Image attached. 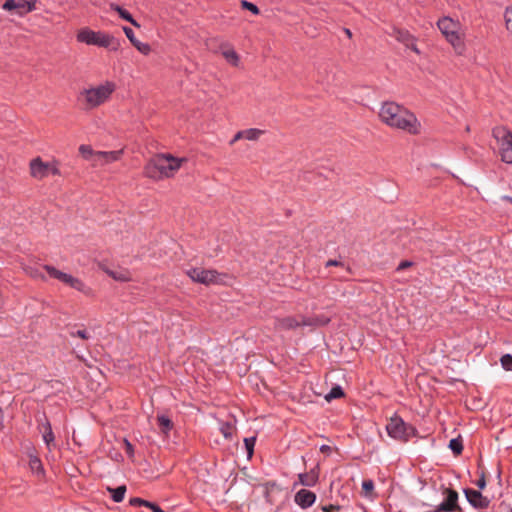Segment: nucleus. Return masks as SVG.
<instances>
[{
	"label": "nucleus",
	"instance_id": "nucleus-1",
	"mask_svg": "<svg viewBox=\"0 0 512 512\" xmlns=\"http://www.w3.org/2000/svg\"><path fill=\"white\" fill-rule=\"evenodd\" d=\"M383 123L391 128L405 131L409 134H418L421 124L416 116L407 108L393 101L384 102L379 111Z\"/></svg>",
	"mask_w": 512,
	"mask_h": 512
},
{
	"label": "nucleus",
	"instance_id": "nucleus-2",
	"mask_svg": "<svg viewBox=\"0 0 512 512\" xmlns=\"http://www.w3.org/2000/svg\"><path fill=\"white\" fill-rule=\"evenodd\" d=\"M184 161V158H175L170 154H158L145 165L144 174L154 180L169 178L180 169Z\"/></svg>",
	"mask_w": 512,
	"mask_h": 512
},
{
	"label": "nucleus",
	"instance_id": "nucleus-3",
	"mask_svg": "<svg viewBox=\"0 0 512 512\" xmlns=\"http://www.w3.org/2000/svg\"><path fill=\"white\" fill-rule=\"evenodd\" d=\"M438 28L452 46L456 55L463 56L467 47L465 44V31L458 21L450 17H443L437 22Z\"/></svg>",
	"mask_w": 512,
	"mask_h": 512
},
{
	"label": "nucleus",
	"instance_id": "nucleus-4",
	"mask_svg": "<svg viewBox=\"0 0 512 512\" xmlns=\"http://www.w3.org/2000/svg\"><path fill=\"white\" fill-rule=\"evenodd\" d=\"M116 90V84L112 81L83 89L79 94V101L85 109H94L106 103Z\"/></svg>",
	"mask_w": 512,
	"mask_h": 512
},
{
	"label": "nucleus",
	"instance_id": "nucleus-5",
	"mask_svg": "<svg viewBox=\"0 0 512 512\" xmlns=\"http://www.w3.org/2000/svg\"><path fill=\"white\" fill-rule=\"evenodd\" d=\"M76 38L80 43L106 48L110 51H117L120 48V41L113 35L102 31H94L87 27L80 29Z\"/></svg>",
	"mask_w": 512,
	"mask_h": 512
},
{
	"label": "nucleus",
	"instance_id": "nucleus-6",
	"mask_svg": "<svg viewBox=\"0 0 512 512\" xmlns=\"http://www.w3.org/2000/svg\"><path fill=\"white\" fill-rule=\"evenodd\" d=\"M386 431L389 437L401 442H408L412 437L417 435L416 428L406 423L398 415H394L390 418L386 425Z\"/></svg>",
	"mask_w": 512,
	"mask_h": 512
},
{
	"label": "nucleus",
	"instance_id": "nucleus-7",
	"mask_svg": "<svg viewBox=\"0 0 512 512\" xmlns=\"http://www.w3.org/2000/svg\"><path fill=\"white\" fill-rule=\"evenodd\" d=\"M30 174L38 180L50 175H60L59 163L56 160L44 162L40 157H36L30 162Z\"/></svg>",
	"mask_w": 512,
	"mask_h": 512
},
{
	"label": "nucleus",
	"instance_id": "nucleus-8",
	"mask_svg": "<svg viewBox=\"0 0 512 512\" xmlns=\"http://www.w3.org/2000/svg\"><path fill=\"white\" fill-rule=\"evenodd\" d=\"M493 135L499 143L500 155L504 162L512 163V133L505 127H496Z\"/></svg>",
	"mask_w": 512,
	"mask_h": 512
},
{
	"label": "nucleus",
	"instance_id": "nucleus-9",
	"mask_svg": "<svg viewBox=\"0 0 512 512\" xmlns=\"http://www.w3.org/2000/svg\"><path fill=\"white\" fill-rule=\"evenodd\" d=\"M186 273L193 282L204 285L220 283V274L215 270H207L197 267L187 270Z\"/></svg>",
	"mask_w": 512,
	"mask_h": 512
},
{
	"label": "nucleus",
	"instance_id": "nucleus-10",
	"mask_svg": "<svg viewBox=\"0 0 512 512\" xmlns=\"http://www.w3.org/2000/svg\"><path fill=\"white\" fill-rule=\"evenodd\" d=\"M37 0H6L2 8L9 12H14L19 16H24L36 10Z\"/></svg>",
	"mask_w": 512,
	"mask_h": 512
},
{
	"label": "nucleus",
	"instance_id": "nucleus-11",
	"mask_svg": "<svg viewBox=\"0 0 512 512\" xmlns=\"http://www.w3.org/2000/svg\"><path fill=\"white\" fill-rule=\"evenodd\" d=\"M444 493L446 494L445 500L440 503L436 508L435 512H454L459 511L458 505V493L456 490L446 488Z\"/></svg>",
	"mask_w": 512,
	"mask_h": 512
},
{
	"label": "nucleus",
	"instance_id": "nucleus-12",
	"mask_svg": "<svg viewBox=\"0 0 512 512\" xmlns=\"http://www.w3.org/2000/svg\"><path fill=\"white\" fill-rule=\"evenodd\" d=\"M464 494L467 501L476 509L484 510L490 505V500L478 490L468 488L464 490Z\"/></svg>",
	"mask_w": 512,
	"mask_h": 512
},
{
	"label": "nucleus",
	"instance_id": "nucleus-13",
	"mask_svg": "<svg viewBox=\"0 0 512 512\" xmlns=\"http://www.w3.org/2000/svg\"><path fill=\"white\" fill-rule=\"evenodd\" d=\"M303 317L304 316H300V318L294 316H286L282 318H276L274 322V328L277 331H289L298 327H302L304 326Z\"/></svg>",
	"mask_w": 512,
	"mask_h": 512
},
{
	"label": "nucleus",
	"instance_id": "nucleus-14",
	"mask_svg": "<svg viewBox=\"0 0 512 512\" xmlns=\"http://www.w3.org/2000/svg\"><path fill=\"white\" fill-rule=\"evenodd\" d=\"M38 429L42 434L43 441L45 442L48 450H51L55 446V436L51 427L50 422L46 417L39 423Z\"/></svg>",
	"mask_w": 512,
	"mask_h": 512
},
{
	"label": "nucleus",
	"instance_id": "nucleus-15",
	"mask_svg": "<svg viewBox=\"0 0 512 512\" xmlns=\"http://www.w3.org/2000/svg\"><path fill=\"white\" fill-rule=\"evenodd\" d=\"M294 501L302 509H306L315 503L316 494L310 490L301 489L295 494Z\"/></svg>",
	"mask_w": 512,
	"mask_h": 512
},
{
	"label": "nucleus",
	"instance_id": "nucleus-16",
	"mask_svg": "<svg viewBox=\"0 0 512 512\" xmlns=\"http://www.w3.org/2000/svg\"><path fill=\"white\" fill-rule=\"evenodd\" d=\"M123 154V150L116 151H96L95 165H104L118 161Z\"/></svg>",
	"mask_w": 512,
	"mask_h": 512
},
{
	"label": "nucleus",
	"instance_id": "nucleus-17",
	"mask_svg": "<svg viewBox=\"0 0 512 512\" xmlns=\"http://www.w3.org/2000/svg\"><path fill=\"white\" fill-rule=\"evenodd\" d=\"M219 51L224 59L230 65L238 67L240 64V57L238 53L228 43H222L219 47Z\"/></svg>",
	"mask_w": 512,
	"mask_h": 512
},
{
	"label": "nucleus",
	"instance_id": "nucleus-18",
	"mask_svg": "<svg viewBox=\"0 0 512 512\" xmlns=\"http://www.w3.org/2000/svg\"><path fill=\"white\" fill-rule=\"evenodd\" d=\"M392 36L395 37L399 42L405 44L408 48L412 49L414 52L419 53V50L414 44L412 36L408 31L394 28Z\"/></svg>",
	"mask_w": 512,
	"mask_h": 512
},
{
	"label": "nucleus",
	"instance_id": "nucleus-19",
	"mask_svg": "<svg viewBox=\"0 0 512 512\" xmlns=\"http://www.w3.org/2000/svg\"><path fill=\"white\" fill-rule=\"evenodd\" d=\"M61 282L85 294H88L90 291V289L84 284L82 280L67 273L64 274Z\"/></svg>",
	"mask_w": 512,
	"mask_h": 512
},
{
	"label": "nucleus",
	"instance_id": "nucleus-20",
	"mask_svg": "<svg viewBox=\"0 0 512 512\" xmlns=\"http://www.w3.org/2000/svg\"><path fill=\"white\" fill-rule=\"evenodd\" d=\"M61 282L85 294H88L90 291V289L84 284L82 280L67 273L64 274Z\"/></svg>",
	"mask_w": 512,
	"mask_h": 512
},
{
	"label": "nucleus",
	"instance_id": "nucleus-21",
	"mask_svg": "<svg viewBox=\"0 0 512 512\" xmlns=\"http://www.w3.org/2000/svg\"><path fill=\"white\" fill-rule=\"evenodd\" d=\"M318 479L319 473L317 468H313L309 472L300 473L298 475V483L306 487H313L318 482Z\"/></svg>",
	"mask_w": 512,
	"mask_h": 512
},
{
	"label": "nucleus",
	"instance_id": "nucleus-22",
	"mask_svg": "<svg viewBox=\"0 0 512 512\" xmlns=\"http://www.w3.org/2000/svg\"><path fill=\"white\" fill-rule=\"evenodd\" d=\"M104 271L116 281L128 282L132 280L131 273L127 269H105Z\"/></svg>",
	"mask_w": 512,
	"mask_h": 512
},
{
	"label": "nucleus",
	"instance_id": "nucleus-23",
	"mask_svg": "<svg viewBox=\"0 0 512 512\" xmlns=\"http://www.w3.org/2000/svg\"><path fill=\"white\" fill-rule=\"evenodd\" d=\"M329 322L330 319L326 316L303 317V325L310 327L325 326Z\"/></svg>",
	"mask_w": 512,
	"mask_h": 512
},
{
	"label": "nucleus",
	"instance_id": "nucleus-24",
	"mask_svg": "<svg viewBox=\"0 0 512 512\" xmlns=\"http://www.w3.org/2000/svg\"><path fill=\"white\" fill-rule=\"evenodd\" d=\"M157 423L159 430L162 434L168 435L173 428V422L165 415H159L157 417Z\"/></svg>",
	"mask_w": 512,
	"mask_h": 512
},
{
	"label": "nucleus",
	"instance_id": "nucleus-25",
	"mask_svg": "<svg viewBox=\"0 0 512 512\" xmlns=\"http://www.w3.org/2000/svg\"><path fill=\"white\" fill-rule=\"evenodd\" d=\"M112 9L116 11L122 19L130 22L135 27H140L139 23L132 17V15L126 9L122 8L119 5H112Z\"/></svg>",
	"mask_w": 512,
	"mask_h": 512
},
{
	"label": "nucleus",
	"instance_id": "nucleus-26",
	"mask_svg": "<svg viewBox=\"0 0 512 512\" xmlns=\"http://www.w3.org/2000/svg\"><path fill=\"white\" fill-rule=\"evenodd\" d=\"M219 430L225 439L232 440L235 432V426L231 422L222 421L220 422Z\"/></svg>",
	"mask_w": 512,
	"mask_h": 512
},
{
	"label": "nucleus",
	"instance_id": "nucleus-27",
	"mask_svg": "<svg viewBox=\"0 0 512 512\" xmlns=\"http://www.w3.org/2000/svg\"><path fill=\"white\" fill-rule=\"evenodd\" d=\"M111 498L114 502L119 503L124 499L126 493V486H118L116 488H108Z\"/></svg>",
	"mask_w": 512,
	"mask_h": 512
},
{
	"label": "nucleus",
	"instance_id": "nucleus-28",
	"mask_svg": "<svg viewBox=\"0 0 512 512\" xmlns=\"http://www.w3.org/2000/svg\"><path fill=\"white\" fill-rule=\"evenodd\" d=\"M263 133H264L263 130L256 129V128H250V129L243 130L244 139H247L250 141L258 140Z\"/></svg>",
	"mask_w": 512,
	"mask_h": 512
},
{
	"label": "nucleus",
	"instance_id": "nucleus-29",
	"mask_svg": "<svg viewBox=\"0 0 512 512\" xmlns=\"http://www.w3.org/2000/svg\"><path fill=\"white\" fill-rule=\"evenodd\" d=\"M79 152L86 160H91L95 163V151L89 145H81L79 147Z\"/></svg>",
	"mask_w": 512,
	"mask_h": 512
},
{
	"label": "nucleus",
	"instance_id": "nucleus-30",
	"mask_svg": "<svg viewBox=\"0 0 512 512\" xmlns=\"http://www.w3.org/2000/svg\"><path fill=\"white\" fill-rule=\"evenodd\" d=\"M363 495L368 498L373 497L374 482L371 479H365L362 482Z\"/></svg>",
	"mask_w": 512,
	"mask_h": 512
},
{
	"label": "nucleus",
	"instance_id": "nucleus-31",
	"mask_svg": "<svg viewBox=\"0 0 512 512\" xmlns=\"http://www.w3.org/2000/svg\"><path fill=\"white\" fill-rule=\"evenodd\" d=\"M43 268L51 278L57 279L61 282L65 272H62L51 265H44Z\"/></svg>",
	"mask_w": 512,
	"mask_h": 512
},
{
	"label": "nucleus",
	"instance_id": "nucleus-32",
	"mask_svg": "<svg viewBox=\"0 0 512 512\" xmlns=\"http://www.w3.org/2000/svg\"><path fill=\"white\" fill-rule=\"evenodd\" d=\"M449 448L452 450L454 454H461L463 451V444L461 438L451 439L449 442Z\"/></svg>",
	"mask_w": 512,
	"mask_h": 512
},
{
	"label": "nucleus",
	"instance_id": "nucleus-33",
	"mask_svg": "<svg viewBox=\"0 0 512 512\" xmlns=\"http://www.w3.org/2000/svg\"><path fill=\"white\" fill-rule=\"evenodd\" d=\"M342 396H344L343 389L337 385V386L332 387L330 392L325 396V399L327 401H331L333 399L341 398Z\"/></svg>",
	"mask_w": 512,
	"mask_h": 512
},
{
	"label": "nucleus",
	"instance_id": "nucleus-34",
	"mask_svg": "<svg viewBox=\"0 0 512 512\" xmlns=\"http://www.w3.org/2000/svg\"><path fill=\"white\" fill-rule=\"evenodd\" d=\"M30 468L36 473L43 472V466L40 459L37 456H31L29 459Z\"/></svg>",
	"mask_w": 512,
	"mask_h": 512
},
{
	"label": "nucleus",
	"instance_id": "nucleus-35",
	"mask_svg": "<svg viewBox=\"0 0 512 512\" xmlns=\"http://www.w3.org/2000/svg\"><path fill=\"white\" fill-rule=\"evenodd\" d=\"M140 53L144 54V55H148L151 51V48H150V45L147 44V43H142L140 42L139 40H136V42H134L132 44Z\"/></svg>",
	"mask_w": 512,
	"mask_h": 512
},
{
	"label": "nucleus",
	"instance_id": "nucleus-36",
	"mask_svg": "<svg viewBox=\"0 0 512 512\" xmlns=\"http://www.w3.org/2000/svg\"><path fill=\"white\" fill-rule=\"evenodd\" d=\"M504 18L506 28L512 34V6L506 8Z\"/></svg>",
	"mask_w": 512,
	"mask_h": 512
},
{
	"label": "nucleus",
	"instance_id": "nucleus-37",
	"mask_svg": "<svg viewBox=\"0 0 512 512\" xmlns=\"http://www.w3.org/2000/svg\"><path fill=\"white\" fill-rule=\"evenodd\" d=\"M502 367L506 371H512V355L511 354H505L500 359Z\"/></svg>",
	"mask_w": 512,
	"mask_h": 512
},
{
	"label": "nucleus",
	"instance_id": "nucleus-38",
	"mask_svg": "<svg viewBox=\"0 0 512 512\" xmlns=\"http://www.w3.org/2000/svg\"><path fill=\"white\" fill-rule=\"evenodd\" d=\"M255 442H256L255 437H250V438L244 439L245 447H246L247 454L249 457L253 454Z\"/></svg>",
	"mask_w": 512,
	"mask_h": 512
},
{
	"label": "nucleus",
	"instance_id": "nucleus-39",
	"mask_svg": "<svg viewBox=\"0 0 512 512\" xmlns=\"http://www.w3.org/2000/svg\"><path fill=\"white\" fill-rule=\"evenodd\" d=\"M241 6L244 9H247V10L251 11L255 15L259 14V12H260L259 8L255 4H253V3L249 2V1H246V0H242L241 1Z\"/></svg>",
	"mask_w": 512,
	"mask_h": 512
},
{
	"label": "nucleus",
	"instance_id": "nucleus-40",
	"mask_svg": "<svg viewBox=\"0 0 512 512\" xmlns=\"http://www.w3.org/2000/svg\"><path fill=\"white\" fill-rule=\"evenodd\" d=\"M123 31H124V33H125L126 37H127V38L129 39V41L131 42V44H133L134 42H136V40H137V39H136V37H135V35H134V32H133V30H132L131 28L126 27V26H125V27H123Z\"/></svg>",
	"mask_w": 512,
	"mask_h": 512
},
{
	"label": "nucleus",
	"instance_id": "nucleus-41",
	"mask_svg": "<svg viewBox=\"0 0 512 512\" xmlns=\"http://www.w3.org/2000/svg\"><path fill=\"white\" fill-rule=\"evenodd\" d=\"M146 504H148V501L141 498L135 497L130 499V505L132 506H146Z\"/></svg>",
	"mask_w": 512,
	"mask_h": 512
},
{
	"label": "nucleus",
	"instance_id": "nucleus-42",
	"mask_svg": "<svg viewBox=\"0 0 512 512\" xmlns=\"http://www.w3.org/2000/svg\"><path fill=\"white\" fill-rule=\"evenodd\" d=\"M477 487L483 490L486 487L485 473L481 472L479 479L476 482Z\"/></svg>",
	"mask_w": 512,
	"mask_h": 512
},
{
	"label": "nucleus",
	"instance_id": "nucleus-43",
	"mask_svg": "<svg viewBox=\"0 0 512 512\" xmlns=\"http://www.w3.org/2000/svg\"><path fill=\"white\" fill-rule=\"evenodd\" d=\"M72 336H77L81 339H88L89 335L86 330H77L76 332L72 333Z\"/></svg>",
	"mask_w": 512,
	"mask_h": 512
},
{
	"label": "nucleus",
	"instance_id": "nucleus-44",
	"mask_svg": "<svg viewBox=\"0 0 512 512\" xmlns=\"http://www.w3.org/2000/svg\"><path fill=\"white\" fill-rule=\"evenodd\" d=\"M146 507H149L153 512H163V510L155 503L148 502Z\"/></svg>",
	"mask_w": 512,
	"mask_h": 512
},
{
	"label": "nucleus",
	"instance_id": "nucleus-45",
	"mask_svg": "<svg viewBox=\"0 0 512 512\" xmlns=\"http://www.w3.org/2000/svg\"><path fill=\"white\" fill-rule=\"evenodd\" d=\"M243 138H244L243 130L237 132L235 134V136L233 137V139L230 141V145H233L236 141L243 139Z\"/></svg>",
	"mask_w": 512,
	"mask_h": 512
},
{
	"label": "nucleus",
	"instance_id": "nucleus-46",
	"mask_svg": "<svg viewBox=\"0 0 512 512\" xmlns=\"http://www.w3.org/2000/svg\"><path fill=\"white\" fill-rule=\"evenodd\" d=\"M412 265V263L410 261H402L398 267H397V271H401V270H404L408 267H410Z\"/></svg>",
	"mask_w": 512,
	"mask_h": 512
},
{
	"label": "nucleus",
	"instance_id": "nucleus-47",
	"mask_svg": "<svg viewBox=\"0 0 512 512\" xmlns=\"http://www.w3.org/2000/svg\"><path fill=\"white\" fill-rule=\"evenodd\" d=\"M326 266L329 267V266H344V264L342 262H339L337 260H328L326 262Z\"/></svg>",
	"mask_w": 512,
	"mask_h": 512
},
{
	"label": "nucleus",
	"instance_id": "nucleus-48",
	"mask_svg": "<svg viewBox=\"0 0 512 512\" xmlns=\"http://www.w3.org/2000/svg\"><path fill=\"white\" fill-rule=\"evenodd\" d=\"M125 447H126L127 454L132 456L133 455V446H132V444L129 441L125 440Z\"/></svg>",
	"mask_w": 512,
	"mask_h": 512
},
{
	"label": "nucleus",
	"instance_id": "nucleus-49",
	"mask_svg": "<svg viewBox=\"0 0 512 512\" xmlns=\"http://www.w3.org/2000/svg\"><path fill=\"white\" fill-rule=\"evenodd\" d=\"M335 509H338V507L334 506V505H328V506H324L322 508V510L324 512H333Z\"/></svg>",
	"mask_w": 512,
	"mask_h": 512
},
{
	"label": "nucleus",
	"instance_id": "nucleus-50",
	"mask_svg": "<svg viewBox=\"0 0 512 512\" xmlns=\"http://www.w3.org/2000/svg\"><path fill=\"white\" fill-rule=\"evenodd\" d=\"M320 451H321L322 453H330V452H331V447H330V446H328V445H322V446L320 447Z\"/></svg>",
	"mask_w": 512,
	"mask_h": 512
},
{
	"label": "nucleus",
	"instance_id": "nucleus-51",
	"mask_svg": "<svg viewBox=\"0 0 512 512\" xmlns=\"http://www.w3.org/2000/svg\"><path fill=\"white\" fill-rule=\"evenodd\" d=\"M502 200L512 203V197H510V196H503Z\"/></svg>",
	"mask_w": 512,
	"mask_h": 512
},
{
	"label": "nucleus",
	"instance_id": "nucleus-52",
	"mask_svg": "<svg viewBox=\"0 0 512 512\" xmlns=\"http://www.w3.org/2000/svg\"><path fill=\"white\" fill-rule=\"evenodd\" d=\"M344 32H345V34H346L349 38H351V37H352V33H351V31H350L349 29L345 28V29H344Z\"/></svg>",
	"mask_w": 512,
	"mask_h": 512
},
{
	"label": "nucleus",
	"instance_id": "nucleus-53",
	"mask_svg": "<svg viewBox=\"0 0 512 512\" xmlns=\"http://www.w3.org/2000/svg\"><path fill=\"white\" fill-rule=\"evenodd\" d=\"M510 512H512V509H511V511H510Z\"/></svg>",
	"mask_w": 512,
	"mask_h": 512
}]
</instances>
